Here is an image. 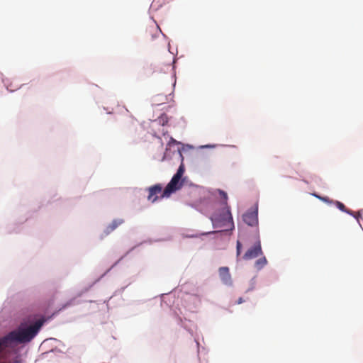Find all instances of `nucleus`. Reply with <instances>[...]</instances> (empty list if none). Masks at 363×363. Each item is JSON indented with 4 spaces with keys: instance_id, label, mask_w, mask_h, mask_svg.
<instances>
[{
    "instance_id": "19",
    "label": "nucleus",
    "mask_w": 363,
    "mask_h": 363,
    "mask_svg": "<svg viewBox=\"0 0 363 363\" xmlns=\"http://www.w3.org/2000/svg\"><path fill=\"white\" fill-rule=\"evenodd\" d=\"M305 183L308 184V182L306 180H303Z\"/></svg>"
},
{
    "instance_id": "5",
    "label": "nucleus",
    "mask_w": 363,
    "mask_h": 363,
    "mask_svg": "<svg viewBox=\"0 0 363 363\" xmlns=\"http://www.w3.org/2000/svg\"><path fill=\"white\" fill-rule=\"evenodd\" d=\"M242 220L245 223L250 226L258 225V207L256 206L254 208L249 209L242 215Z\"/></svg>"
},
{
    "instance_id": "9",
    "label": "nucleus",
    "mask_w": 363,
    "mask_h": 363,
    "mask_svg": "<svg viewBox=\"0 0 363 363\" xmlns=\"http://www.w3.org/2000/svg\"><path fill=\"white\" fill-rule=\"evenodd\" d=\"M219 276L223 284L226 285L232 284L231 275L229 272V268L227 267H222L219 268Z\"/></svg>"
},
{
    "instance_id": "17",
    "label": "nucleus",
    "mask_w": 363,
    "mask_h": 363,
    "mask_svg": "<svg viewBox=\"0 0 363 363\" xmlns=\"http://www.w3.org/2000/svg\"><path fill=\"white\" fill-rule=\"evenodd\" d=\"M243 302H244L243 298L240 297V298H239L238 299V301H236V303H237V304H241V303H242Z\"/></svg>"
},
{
    "instance_id": "4",
    "label": "nucleus",
    "mask_w": 363,
    "mask_h": 363,
    "mask_svg": "<svg viewBox=\"0 0 363 363\" xmlns=\"http://www.w3.org/2000/svg\"><path fill=\"white\" fill-rule=\"evenodd\" d=\"M183 186V182L176 177L173 176L171 181L166 186L161 194V198H168L176 191L180 189Z\"/></svg>"
},
{
    "instance_id": "1",
    "label": "nucleus",
    "mask_w": 363,
    "mask_h": 363,
    "mask_svg": "<svg viewBox=\"0 0 363 363\" xmlns=\"http://www.w3.org/2000/svg\"><path fill=\"white\" fill-rule=\"evenodd\" d=\"M43 323L44 320L40 319L28 327L10 332L4 336V340L8 341V347L15 342L26 343L31 341L38 334Z\"/></svg>"
},
{
    "instance_id": "18",
    "label": "nucleus",
    "mask_w": 363,
    "mask_h": 363,
    "mask_svg": "<svg viewBox=\"0 0 363 363\" xmlns=\"http://www.w3.org/2000/svg\"><path fill=\"white\" fill-rule=\"evenodd\" d=\"M177 142L172 138H171L169 142V145H171V144H174V143H177Z\"/></svg>"
},
{
    "instance_id": "2",
    "label": "nucleus",
    "mask_w": 363,
    "mask_h": 363,
    "mask_svg": "<svg viewBox=\"0 0 363 363\" xmlns=\"http://www.w3.org/2000/svg\"><path fill=\"white\" fill-rule=\"evenodd\" d=\"M211 219L216 228H228L233 225V218L228 207L223 208L220 213H214Z\"/></svg>"
},
{
    "instance_id": "12",
    "label": "nucleus",
    "mask_w": 363,
    "mask_h": 363,
    "mask_svg": "<svg viewBox=\"0 0 363 363\" xmlns=\"http://www.w3.org/2000/svg\"><path fill=\"white\" fill-rule=\"evenodd\" d=\"M267 264V260L265 257H262L261 258L258 259L255 263V267L257 269H262L266 264Z\"/></svg>"
},
{
    "instance_id": "11",
    "label": "nucleus",
    "mask_w": 363,
    "mask_h": 363,
    "mask_svg": "<svg viewBox=\"0 0 363 363\" xmlns=\"http://www.w3.org/2000/svg\"><path fill=\"white\" fill-rule=\"evenodd\" d=\"M335 205L336 206L342 211L343 212H345L348 214H350V215H352L355 218H357L358 220V218L360 216V213L358 212V213H354V212H352V211L349 210V209H347L345 206L340 202V201H335Z\"/></svg>"
},
{
    "instance_id": "15",
    "label": "nucleus",
    "mask_w": 363,
    "mask_h": 363,
    "mask_svg": "<svg viewBox=\"0 0 363 363\" xmlns=\"http://www.w3.org/2000/svg\"><path fill=\"white\" fill-rule=\"evenodd\" d=\"M241 247H242V245L240 243V241H238L237 242V246H236V248H237V255L239 256L240 252H241Z\"/></svg>"
},
{
    "instance_id": "3",
    "label": "nucleus",
    "mask_w": 363,
    "mask_h": 363,
    "mask_svg": "<svg viewBox=\"0 0 363 363\" xmlns=\"http://www.w3.org/2000/svg\"><path fill=\"white\" fill-rule=\"evenodd\" d=\"M257 241L255 242L253 247L248 249L242 257L245 260H249L257 257L259 255H262L263 252L262 250L261 242L259 239V231L257 228Z\"/></svg>"
},
{
    "instance_id": "6",
    "label": "nucleus",
    "mask_w": 363,
    "mask_h": 363,
    "mask_svg": "<svg viewBox=\"0 0 363 363\" xmlns=\"http://www.w3.org/2000/svg\"><path fill=\"white\" fill-rule=\"evenodd\" d=\"M162 33L160 27L154 23L148 26L145 30L146 38L150 40H152L155 38H157L160 34Z\"/></svg>"
},
{
    "instance_id": "10",
    "label": "nucleus",
    "mask_w": 363,
    "mask_h": 363,
    "mask_svg": "<svg viewBox=\"0 0 363 363\" xmlns=\"http://www.w3.org/2000/svg\"><path fill=\"white\" fill-rule=\"evenodd\" d=\"M124 223L123 219L118 218L114 219L111 223L108 225L104 230V233L108 235L113 232L115 229H116L119 225L123 224Z\"/></svg>"
},
{
    "instance_id": "14",
    "label": "nucleus",
    "mask_w": 363,
    "mask_h": 363,
    "mask_svg": "<svg viewBox=\"0 0 363 363\" xmlns=\"http://www.w3.org/2000/svg\"><path fill=\"white\" fill-rule=\"evenodd\" d=\"M311 195L315 196V197H316V198H318V199H320V200H321V201H323L324 202H330L328 197H322V196H320L319 195H317L315 193H313V194H311Z\"/></svg>"
},
{
    "instance_id": "16",
    "label": "nucleus",
    "mask_w": 363,
    "mask_h": 363,
    "mask_svg": "<svg viewBox=\"0 0 363 363\" xmlns=\"http://www.w3.org/2000/svg\"><path fill=\"white\" fill-rule=\"evenodd\" d=\"M220 194L222 196V197L223 198V199H224L225 201H226V200H227V199H228V196H227V194H226L225 192H224V191H220Z\"/></svg>"
},
{
    "instance_id": "13",
    "label": "nucleus",
    "mask_w": 363,
    "mask_h": 363,
    "mask_svg": "<svg viewBox=\"0 0 363 363\" xmlns=\"http://www.w3.org/2000/svg\"><path fill=\"white\" fill-rule=\"evenodd\" d=\"M184 171H185L184 165L183 163H182L180 164V166L179 167L177 173L174 176L176 177L177 178L182 179V177L184 173Z\"/></svg>"
},
{
    "instance_id": "8",
    "label": "nucleus",
    "mask_w": 363,
    "mask_h": 363,
    "mask_svg": "<svg viewBox=\"0 0 363 363\" xmlns=\"http://www.w3.org/2000/svg\"><path fill=\"white\" fill-rule=\"evenodd\" d=\"M8 347V341L4 340V336L0 338V363H12L7 357L5 350Z\"/></svg>"
},
{
    "instance_id": "7",
    "label": "nucleus",
    "mask_w": 363,
    "mask_h": 363,
    "mask_svg": "<svg viewBox=\"0 0 363 363\" xmlns=\"http://www.w3.org/2000/svg\"><path fill=\"white\" fill-rule=\"evenodd\" d=\"M148 193L149 194H148L147 199L152 203L156 201L158 199L157 194H162V185L160 184H157L150 186L148 189Z\"/></svg>"
}]
</instances>
